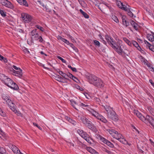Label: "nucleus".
<instances>
[{"mask_svg":"<svg viewBox=\"0 0 154 154\" xmlns=\"http://www.w3.org/2000/svg\"><path fill=\"white\" fill-rule=\"evenodd\" d=\"M116 135L115 136L116 137L115 138L116 139L118 140L119 141L122 143L126 144V143H127L128 145L130 146L131 144L128 143V142L123 137V136L121 134L119 133L118 134V135Z\"/></svg>","mask_w":154,"mask_h":154,"instance_id":"39448f33","label":"nucleus"},{"mask_svg":"<svg viewBox=\"0 0 154 154\" xmlns=\"http://www.w3.org/2000/svg\"><path fill=\"white\" fill-rule=\"evenodd\" d=\"M102 150L103 151L107 152L108 154H110L111 153V152L109 150L105 148H103Z\"/></svg>","mask_w":154,"mask_h":154,"instance_id":"603ef678","label":"nucleus"},{"mask_svg":"<svg viewBox=\"0 0 154 154\" xmlns=\"http://www.w3.org/2000/svg\"><path fill=\"white\" fill-rule=\"evenodd\" d=\"M104 107L106 112V114L108 118L115 121H117L118 120V116L112 108L106 105L104 106Z\"/></svg>","mask_w":154,"mask_h":154,"instance_id":"f257e3e1","label":"nucleus"},{"mask_svg":"<svg viewBox=\"0 0 154 154\" xmlns=\"http://www.w3.org/2000/svg\"><path fill=\"white\" fill-rule=\"evenodd\" d=\"M85 125H87V127L89 128L92 125H93V124L92 123V122L89 120L88 121V122H87Z\"/></svg>","mask_w":154,"mask_h":154,"instance_id":"37998d69","label":"nucleus"},{"mask_svg":"<svg viewBox=\"0 0 154 154\" xmlns=\"http://www.w3.org/2000/svg\"><path fill=\"white\" fill-rule=\"evenodd\" d=\"M57 57L58 59L62 61V62L64 63H66V61L64 59H63L61 57H60L58 56Z\"/></svg>","mask_w":154,"mask_h":154,"instance_id":"13d9d810","label":"nucleus"},{"mask_svg":"<svg viewBox=\"0 0 154 154\" xmlns=\"http://www.w3.org/2000/svg\"><path fill=\"white\" fill-rule=\"evenodd\" d=\"M105 37L108 43L112 48L113 46H114L112 43L115 44V43L112 37L109 36L107 35H105Z\"/></svg>","mask_w":154,"mask_h":154,"instance_id":"1a4fd4ad","label":"nucleus"},{"mask_svg":"<svg viewBox=\"0 0 154 154\" xmlns=\"http://www.w3.org/2000/svg\"><path fill=\"white\" fill-rule=\"evenodd\" d=\"M148 121L149 123L153 127L154 129V119L152 117L149 115H146V121L145 122Z\"/></svg>","mask_w":154,"mask_h":154,"instance_id":"0eeeda50","label":"nucleus"},{"mask_svg":"<svg viewBox=\"0 0 154 154\" xmlns=\"http://www.w3.org/2000/svg\"><path fill=\"white\" fill-rule=\"evenodd\" d=\"M82 122L85 125L87 122H88L89 120H88L87 118L84 116H82L81 117L80 119Z\"/></svg>","mask_w":154,"mask_h":154,"instance_id":"c756f323","label":"nucleus"},{"mask_svg":"<svg viewBox=\"0 0 154 154\" xmlns=\"http://www.w3.org/2000/svg\"><path fill=\"white\" fill-rule=\"evenodd\" d=\"M126 11L128 12V15L131 17H133L134 16V14L130 11V9L129 8L128 9V10Z\"/></svg>","mask_w":154,"mask_h":154,"instance_id":"e433bc0d","label":"nucleus"},{"mask_svg":"<svg viewBox=\"0 0 154 154\" xmlns=\"http://www.w3.org/2000/svg\"><path fill=\"white\" fill-rule=\"evenodd\" d=\"M17 2L21 5L25 7L28 6V4L26 0H16Z\"/></svg>","mask_w":154,"mask_h":154,"instance_id":"a211bd4d","label":"nucleus"},{"mask_svg":"<svg viewBox=\"0 0 154 154\" xmlns=\"http://www.w3.org/2000/svg\"><path fill=\"white\" fill-rule=\"evenodd\" d=\"M144 42L145 44L146 45L148 46L149 48L150 49V48L152 45L149 42H148L147 41L145 40L144 41Z\"/></svg>","mask_w":154,"mask_h":154,"instance_id":"5fc2aeb1","label":"nucleus"},{"mask_svg":"<svg viewBox=\"0 0 154 154\" xmlns=\"http://www.w3.org/2000/svg\"><path fill=\"white\" fill-rule=\"evenodd\" d=\"M79 11L85 18L87 19L89 18V16L88 14L87 13L83 11L82 9H80Z\"/></svg>","mask_w":154,"mask_h":154,"instance_id":"7c9ffc66","label":"nucleus"},{"mask_svg":"<svg viewBox=\"0 0 154 154\" xmlns=\"http://www.w3.org/2000/svg\"><path fill=\"white\" fill-rule=\"evenodd\" d=\"M80 136L84 139H85L87 136H88V134L85 132H84Z\"/></svg>","mask_w":154,"mask_h":154,"instance_id":"ea45409f","label":"nucleus"},{"mask_svg":"<svg viewBox=\"0 0 154 154\" xmlns=\"http://www.w3.org/2000/svg\"><path fill=\"white\" fill-rule=\"evenodd\" d=\"M102 141L104 143L106 144L108 146L111 148H113L114 147V145L110 141L106 139L103 138L101 139Z\"/></svg>","mask_w":154,"mask_h":154,"instance_id":"f8f14e48","label":"nucleus"},{"mask_svg":"<svg viewBox=\"0 0 154 154\" xmlns=\"http://www.w3.org/2000/svg\"><path fill=\"white\" fill-rule=\"evenodd\" d=\"M21 17L25 23H28L30 22L32 20V17L30 15L26 13H22Z\"/></svg>","mask_w":154,"mask_h":154,"instance_id":"7ed1b4c3","label":"nucleus"},{"mask_svg":"<svg viewBox=\"0 0 154 154\" xmlns=\"http://www.w3.org/2000/svg\"><path fill=\"white\" fill-rule=\"evenodd\" d=\"M13 81L10 78H8L5 81L3 82L5 84L9 87L10 84H11L13 83Z\"/></svg>","mask_w":154,"mask_h":154,"instance_id":"b1692460","label":"nucleus"},{"mask_svg":"<svg viewBox=\"0 0 154 154\" xmlns=\"http://www.w3.org/2000/svg\"><path fill=\"white\" fill-rule=\"evenodd\" d=\"M93 85L99 88H102L104 87V84L101 79L98 78L95 82H93Z\"/></svg>","mask_w":154,"mask_h":154,"instance_id":"20e7f679","label":"nucleus"},{"mask_svg":"<svg viewBox=\"0 0 154 154\" xmlns=\"http://www.w3.org/2000/svg\"><path fill=\"white\" fill-rule=\"evenodd\" d=\"M68 74L65 73L64 75H63V77L65 79H66L68 81H70L68 78V76H67Z\"/></svg>","mask_w":154,"mask_h":154,"instance_id":"6e6d98bb","label":"nucleus"},{"mask_svg":"<svg viewBox=\"0 0 154 154\" xmlns=\"http://www.w3.org/2000/svg\"><path fill=\"white\" fill-rule=\"evenodd\" d=\"M6 151L3 147H0V154H5Z\"/></svg>","mask_w":154,"mask_h":154,"instance_id":"4c0bfd02","label":"nucleus"},{"mask_svg":"<svg viewBox=\"0 0 154 154\" xmlns=\"http://www.w3.org/2000/svg\"><path fill=\"white\" fill-rule=\"evenodd\" d=\"M87 150L92 154H99L98 153L91 147H87Z\"/></svg>","mask_w":154,"mask_h":154,"instance_id":"393cba45","label":"nucleus"},{"mask_svg":"<svg viewBox=\"0 0 154 154\" xmlns=\"http://www.w3.org/2000/svg\"><path fill=\"white\" fill-rule=\"evenodd\" d=\"M126 17L125 16L123 15L122 17V20L123 24L126 27L128 26L129 25V23L127 21L126 19Z\"/></svg>","mask_w":154,"mask_h":154,"instance_id":"aec40b11","label":"nucleus"},{"mask_svg":"<svg viewBox=\"0 0 154 154\" xmlns=\"http://www.w3.org/2000/svg\"><path fill=\"white\" fill-rule=\"evenodd\" d=\"M11 148H12V151L14 152H16V150L18 149V148L16 146L14 145H12V146L11 147Z\"/></svg>","mask_w":154,"mask_h":154,"instance_id":"864d4df0","label":"nucleus"},{"mask_svg":"<svg viewBox=\"0 0 154 154\" xmlns=\"http://www.w3.org/2000/svg\"><path fill=\"white\" fill-rule=\"evenodd\" d=\"M146 37L149 41L153 42L154 41V36L152 35L148 34Z\"/></svg>","mask_w":154,"mask_h":154,"instance_id":"a878e982","label":"nucleus"},{"mask_svg":"<svg viewBox=\"0 0 154 154\" xmlns=\"http://www.w3.org/2000/svg\"><path fill=\"white\" fill-rule=\"evenodd\" d=\"M107 131H109L111 134L112 135L114 138H116V137L115 136L116 135H118V134L120 133L113 129H107Z\"/></svg>","mask_w":154,"mask_h":154,"instance_id":"4468645a","label":"nucleus"},{"mask_svg":"<svg viewBox=\"0 0 154 154\" xmlns=\"http://www.w3.org/2000/svg\"><path fill=\"white\" fill-rule=\"evenodd\" d=\"M6 12L1 10H0V14L3 17H5L6 16Z\"/></svg>","mask_w":154,"mask_h":154,"instance_id":"a19ab883","label":"nucleus"},{"mask_svg":"<svg viewBox=\"0 0 154 154\" xmlns=\"http://www.w3.org/2000/svg\"><path fill=\"white\" fill-rule=\"evenodd\" d=\"M130 23L131 25H132L134 28L136 30H137L138 29V28L137 27L138 24L136 23L133 20H131L130 22Z\"/></svg>","mask_w":154,"mask_h":154,"instance_id":"bb28decb","label":"nucleus"},{"mask_svg":"<svg viewBox=\"0 0 154 154\" xmlns=\"http://www.w3.org/2000/svg\"><path fill=\"white\" fill-rule=\"evenodd\" d=\"M88 128L95 133L97 132V129L96 128V127L94 125Z\"/></svg>","mask_w":154,"mask_h":154,"instance_id":"c9c22d12","label":"nucleus"},{"mask_svg":"<svg viewBox=\"0 0 154 154\" xmlns=\"http://www.w3.org/2000/svg\"><path fill=\"white\" fill-rule=\"evenodd\" d=\"M53 68L57 72L59 73H60V72L61 71L60 70V69L58 68L57 69H55L54 67H53Z\"/></svg>","mask_w":154,"mask_h":154,"instance_id":"338daca9","label":"nucleus"},{"mask_svg":"<svg viewBox=\"0 0 154 154\" xmlns=\"http://www.w3.org/2000/svg\"><path fill=\"white\" fill-rule=\"evenodd\" d=\"M123 40L129 46H132V42H131L128 39L126 38H124Z\"/></svg>","mask_w":154,"mask_h":154,"instance_id":"72a5a7b5","label":"nucleus"},{"mask_svg":"<svg viewBox=\"0 0 154 154\" xmlns=\"http://www.w3.org/2000/svg\"><path fill=\"white\" fill-rule=\"evenodd\" d=\"M6 102L8 106L10 107L11 106H14L15 105L9 99L6 101Z\"/></svg>","mask_w":154,"mask_h":154,"instance_id":"473e14b6","label":"nucleus"},{"mask_svg":"<svg viewBox=\"0 0 154 154\" xmlns=\"http://www.w3.org/2000/svg\"><path fill=\"white\" fill-rule=\"evenodd\" d=\"M36 30L37 29H35L32 30L31 32V34L32 36H34V35H35V34H36V33H38L37 32H36Z\"/></svg>","mask_w":154,"mask_h":154,"instance_id":"09e8293b","label":"nucleus"},{"mask_svg":"<svg viewBox=\"0 0 154 154\" xmlns=\"http://www.w3.org/2000/svg\"><path fill=\"white\" fill-rule=\"evenodd\" d=\"M2 99L6 101L9 99L8 97L5 95H3L2 97Z\"/></svg>","mask_w":154,"mask_h":154,"instance_id":"052dcab7","label":"nucleus"},{"mask_svg":"<svg viewBox=\"0 0 154 154\" xmlns=\"http://www.w3.org/2000/svg\"><path fill=\"white\" fill-rule=\"evenodd\" d=\"M1 2L3 5L8 8L11 9L14 8V6L12 3L7 0H5L4 1H2Z\"/></svg>","mask_w":154,"mask_h":154,"instance_id":"6e6552de","label":"nucleus"},{"mask_svg":"<svg viewBox=\"0 0 154 154\" xmlns=\"http://www.w3.org/2000/svg\"><path fill=\"white\" fill-rule=\"evenodd\" d=\"M15 106H12L10 107V108L12 111L14 112V113L16 114L18 116H19L20 114V113L19 111H17V109H16L15 107Z\"/></svg>","mask_w":154,"mask_h":154,"instance_id":"c85d7f7f","label":"nucleus"},{"mask_svg":"<svg viewBox=\"0 0 154 154\" xmlns=\"http://www.w3.org/2000/svg\"><path fill=\"white\" fill-rule=\"evenodd\" d=\"M112 19L116 23H118L119 22L118 18L115 15H112Z\"/></svg>","mask_w":154,"mask_h":154,"instance_id":"58836bf2","label":"nucleus"},{"mask_svg":"<svg viewBox=\"0 0 154 154\" xmlns=\"http://www.w3.org/2000/svg\"><path fill=\"white\" fill-rule=\"evenodd\" d=\"M137 146L138 149L140 150V152L142 153H143L144 151L146 150V148L145 145L143 144L140 145V146L137 145Z\"/></svg>","mask_w":154,"mask_h":154,"instance_id":"2eb2a0df","label":"nucleus"},{"mask_svg":"<svg viewBox=\"0 0 154 154\" xmlns=\"http://www.w3.org/2000/svg\"><path fill=\"white\" fill-rule=\"evenodd\" d=\"M9 85V88L14 90H17L19 89L18 86L14 82H13V83L11 84H10Z\"/></svg>","mask_w":154,"mask_h":154,"instance_id":"6ab92c4d","label":"nucleus"},{"mask_svg":"<svg viewBox=\"0 0 154 154\" xmlns=\"http://www.w3.org/2000/svg\"><path fill=\"white\" fill-rule=\"evenodd\" d=\"M85 139L91 145L94 144V141L91 137L87 136Z\"/></svg>","mask_w":154,"mask_h":154,"instance_id":"412c9836","label":"nucleus"},{"mask_svg":"<svg viewBox=\"0 0 154 154\" xmlns=\"http://www.w3.org/2000/svg\"><path fill=\"white\" fill-rule=\"evenodd\" d=\"M103 3L106 6V8H108L110 10H111L112 7L110 6L109 4L106 3L105 2H103Z\"/></svg>","mask_w":154,"mask_h":154,"instance_id":"de8ad7c7","label":"nucleus"},{"mask_svg":"<svg viewBox=\"0 0 154 154\" xmlns=\"http://www.w3.org/2000/svg\"><path fill=\"white\" fill-rule=\"evenodd\" d=\"M68 77L70 78V79H72L76 83H78L79 82V81L76 77H75L73 75L69 72L67 73Z\"/></svg>","mask_w":154,"mask_h":154,"instance_id":"f3484780","label":"nucleus"},{"mask_svg":"<svg viewBox=\"0 0 154 154\" xmlns=\"http://www.w3.org/2000/svg\"><path fill=\"white\" fill-rule=\"evenodd\" d=\"M133 45L134 46L136 47L137 49L139 51L142 50L140 46L138 43L135 41H132V45Z\"/></svg>","mask_w":154,"mask_h":154,"instance_id":"5701e85b","label":"nucleus"},{"mask_svg":"<svg viewBox=\"0 0 154 154\" xmlns=\"http://www.w3.org/2000/svg\"><path fill=\"white\" fill-rule=\"evenodd\" d=\"M8 78V77L5 76V75L0 73V79L2 82H4Z\"/></svg>","mask_w":154,"mask_h":154,"instance_id":"cd10ccee","label":"nucleus"},{"mask_svg":"<svg viewBox=\"0 0 154 154\" xmlns=\"http://www.w3.org/2000/svg\"><path fill=\"white\" fill-rule=\"evenodd\" d=\"M120 8L122 9V10L127 11L128 10V9L129 8H128L126 6L122 4V6H121V7Z\"/></svg>","mask_w":154,"mask_h":154,"instance_id":"3c124183","label":"nucleus"},{"mask_svg":"<svg viewBox=\"0 0 154 154\" xmlns=\"http://www.w3.org/2000/svg\"><path fill=\"white\" fill-rule=\"evenodd\" d=\"M35 27L38 29H39L42 32H43L44 30V29L43 27L39 25H36L35 26Z\"/></svg>","mask_w":154,"mask_h":154,"instance_id":"c03bdc74","label":"nucleus"},{"mask_svg":"<svg viewBox=\"0 0 154 154\" xmlns=\"http://www.w3.org/2000/svg\"><path fill=\"white\" fill-rule=\"evenodd\" d=\"M94 45L96 46V47H100V43L99 41L96 40H94Z\"/></svg>","mask_w":154,"mask_h":154,"instance_id":"a18cd8bd","label":"nucleus"},{"mask_svg":"<svg viewBox=\"0 0 154 154\" xmlns=\"http://www.w3.org/2000/svg\"><path fill=\"white\" fill-rule=\"evenodd\" d=\"M98 8L103 13H104V11H106V6L103 4V3L97 5Z\"/></svg>","mask_w":154,"mask_h":154,"instance_id":"dca6fc26","label":"nucleus"},{"mask_svg":"<svg viewBox=\"0 0 154 154\" xmlns=\"http://www.w3.org/2000/svg\"><path fill=\"white\" fill-rule=\"evenodd\" d=\"M112 48L117 52L119 55H122L123 52V49L122 48L121 46H116L115 45L113 46Z\"/></svg>","mask_w":154,"mask_h":154,"instance_id":"9b49d317","label":"nucleus"},{"mask_svg":"<svg viewBox=\"0 0 154 154\" xmlns=\"http://www.w3.org/2000/svg\"><path fill=\"white\" fill-rule=\"evenodd\" d=\"M33 124L34 126H36L38 129L40 130H42V127L39 126L37 124L35 123H33Z\"/></svg>","mask_w":154,"mask_h":154,"instance_id":"680f3d73","label":"nucleus"},{"mask_svg":"<svg viewBox=\"0 0 154 154\" xmlns=\"http://www.w3.org/2000/svg\"><path fill=\"white\" fill-rule=\"evenodd\" d=\"M56 75V76H55V78H56L55 79L57 81L61 82L62 81V80H63V78L61 77L60 76H59V75Z\"/></svg>","mask_w":154,"mask_h":154,"instance_id":"f704fd0d","label":"nucleus"},{"mask_svg":"<svg viewBox=\"0 0 154 154\" xmlns=\"http://www.w3.org/2000/svg\"><path fill=\"white\" fill-rule=\"evenodd\" d=\"M70 123H72L74 125H75L76 124V122L72 120L71 119L70 120V121L69 122Z\"/></svg>","mask_w":154,"mask_h":154,"instance_id":"e2e57ef3","label":"nucleus"},{"mask_svg":"<svg viewBox=\"0 0 154 154\" xmlns=\"http://www.w3.org/2000/svg\"><path fill=\"white\" fill-rule=\"evenodd\" d=\"M97 119L105 123H106L108 122V121L104 117L101 115L99 116V117H98Z\"/></svg>","mask_w":154,"mask_h":154,"instance_id":"4be33fe9","label":"nucleus"},{"mask_svg":"<svg viewBox=\"0 0 154 154\" xmlns=\"http://www.w3.org/2000/svg\"><path fill=\"white\" fill-rule=\"evenodd\" d=\"M79 105L81 106L84 107H88L89 106L88 104L86 103V104H84L82 103H80Z\"/></svg>","mask_w":154,"mask_h":154,"instance_id":"bf43d9fd","label":"nucleus"},{"mask_svg":"<svg viewBox=\"0 0 154 154\" xmlns=\"http://www.w3.org/2000/svg\"><path fill=\"white\" fill-rule=\"evenodd\" d=\"M58 38L64 42L67 45H69V42L68 41L62 38L60 36H58Z\"/></svg>","mask_w":154,"mask_h":154,"instance_id":"2f4dec72","label":"nucleus"},{"mask_svg":"<svg viewBox=\"0 0 154 154\" xmlns=\"http://www.w3.org/2000/svg\"><path fill=\"white\" fill-rule=\"evenodd\" d=\"M33 38L36 40H39V42L41 43H44L45 42L42 36H39L38 33H36L33 36Z\"/></svg>","mask_w":154,"mask_h":154,"instance_id":"ddd939ff","label":"nucleus"},{"mask_svg":"<svg viewBox=\"0 0 154 154\" xmlns=\"http://www.w3.org/2000/svg\"><path fill=\"white\" fill-rule=\"evenodd\" d=\"M79 2V3L81 4H82L85 3V2L83 1V0H78Z\"/></svg>","mask_w":154,"mask_h":154,"instance_id":"69168bd1","label":"nucleus"},{"mask_svg":"<svg viewBox=\"0 0 154 154\" xmlns=\"http://www.w3.org/2000/svg\"><path fill=\"white\" fill-rule=\"evenodd\" d=\"M92 115L95 117L97 119L99 117V116L100 115L98 113L95 111L94 112L92 113Z\"/></svg>","mask_w":154,"mask_h":154,"instance_id":"49530a36","label":"nucleus"},{"mask_svg":"<svg viewBox=\"0 0 154 154\" xmlns=\"http://www.w3.org/2000/svg\"><path fill=\"white\" fill-rule=\"evenodd\" d=\"M149 82L150 83L152 84V85L154 87V83L153 82L152 79H149Z\"/></svg>","mask_w":154,"mask_h":154,"instance_id":"774afa93","label":"nucleus"},{"mask_svg":"<svg viewBox=\"0 0 154 154\" xmlns=\"http://www.w3.org/2000/svg\"><path fill=\"white\" fill-rule=\"evenodd\" d=\"M77 132L80 135H81L84 131L82 130H78L77 131Z\"/></svg>","mask_w":154,"mask_h":154,"instance_id":"0e129e2a","label":"nucleus"},{"mask_svg":"<svg viewBox=\"0 0 154 154\" xmlns=\"http://www.w3.org/2000/svg\"><path fill=\"white\" fill-rule=\"evenodd\" d=\"M70 102L71 103V104H72V106H73V107L74 108H75V109H76L77 110H78V109L75 108L74 107V105H73V103H74L75 104H76V101L73 100H70Z\"/></svg>","mask_w":154,"mask_h":154,"instance_id":"4d7b16f0","label":"nucleus"},{"mask_svg":"<svg viewBox=\"0 0 154 154\" xmlns=\"http://www.w3.org/2000/svg\"><path fill=\"white\" fill-rule=\"evenodd\" d=\"M0 115L1 116L5 117L6 116V114L5 112L0 108Z\"/></svg>","mask_w":154,"mask_h":154,"instance_id":"79ce46f5","label":"nucleus"},{"mask_svg":"<svg viewBox=\"0 0 154 154\" xmlns=\"http://www.w3.org/2000/svg\"><path fill=\"white\" fill-rule=\"evenodd\" d=\"M116 4L117 6H118V7L120 8L121 6H122L123 3L120 1H117L116 2Z\"/></svg>","mask_w":154,"mask_h":154,"instance_id":"8fccbe9b","label":"nucleus"},{"mask_svg":"<svg viewBox=\"0 0 154 154\" xmlns=\"http://www.w3.org/2000/svg\"><path fill=\"white\" fill-rule=\"evenodd\" d=\"M134 112L137 116L142 121L144 122L146 121V117L142 116V114L138 110H134Z\"/></svg>","mask_w":154,"mask_h":154,"instance_id":"423d86ee","label":"nucleus"},{"mask_svg":"<svg viewBox=\"0 0 154 154\" xmlns=\"http://www.w3.org/2000/svg\"><path fill=\"white\" fill-rule=\"evenodd\" d=\"M19 71H16L14 70L12 68L11 69L10 71L11 72H12L14 74H15V75L19 77L20 78L22 76L23 73L22 72V70L21 69V70H18Z\"/></svg>","mask_w":154,"mask_h":154,"instance_id":"9d476101","label":"nucleus"},{"mask_svg":"<svg viewBox=\"0 0 154 154\" xmlns=\"http://www.w3.org/2000/svg\"><path fill=\"white\" fill-rule=\"evenodd\" d=\"M85 77L90 83L93 85V82H95L98 78L95 75L88 73L85 75Z\"/></svg>","mask_w":154,"mask_h":154,"instance_id":"f03ea898","label":"nucleus"}]
</instances>
